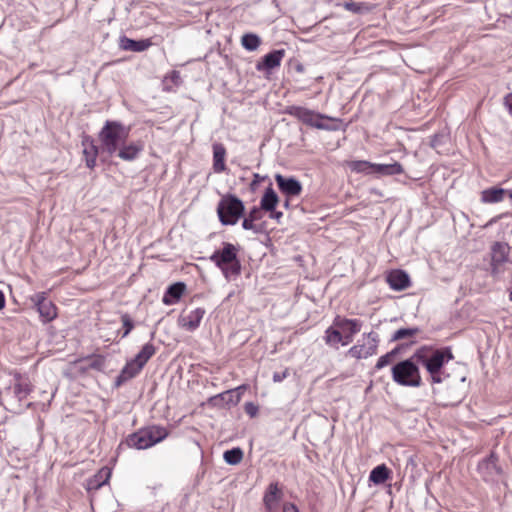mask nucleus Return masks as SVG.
Wrapping results in <instances>:
<instances>
[{
    "mask_svg": "<svg viewBox=\"0 0 512 512\" xmlns=\"http://www.w3.org/2000/svg\"><path fill=\"white\" fill-rule=\"evenodd\" d=\"M414 359L426 369L432 384H440L449 378L444 366L454 359V355L450 347L435 348L424 345L415 351Z\"/></svg>",
    "mask_w": 512,
    "mask_h": 512,
    "instance_id": "f257e3e1",
    "label": "nucleus"
},
{
    "mask_svg": "<svg viewBox=\"0 0 512 512\" xmlns=\"http://www.w3.org/2000/svg\"><path fill=\"white\" fill-rule=\"evenodd\" d=\"M239 247L223 242L222 248L215 250L210 261L218 267L226 279L235 278L241 274V262L238 258Z\"/></svg>",
    "mask_w": 512,
    "mask_h": 512,
    "instance_id": "f03ea898",
    "label": "nucleus"
},
{
    "mask_svg": "<svg viewBox=\"0 0 512 512\" xmlns=\"http://www.w3.org/2000/svg\"><path fill=\"white\" fill-rule=\"evenodd\" d=\"M130 128L119 121L107 120L99 132L102 152L114 155L121 145L126 143Z\"/></svg>",
    "mask_w": 512,
    "mask_h": 512,
    "instance_id": "7ed1b4c3",
    "label": "nucleus"
},
{
    "mask_svg": "<svg viewBox=\"0 0 512 512\" xmlns=\"http://www.w3.org/2000/svg\"><path fill=\"white\" fill-rule=\"evenodd\" d=\"M168 435L169 432L165 427L151 425L128 435L126 444L128 447L138 450L148 449L163 441Z\"/></svg>",
    "mask_w": 512,
    "mask_h": 512,
    "instance_id": "20e7f679",
    "label": "nucleus"
},
{
    "mask_svg": "<svg viewBox=\"0 0 512 512\" xmlns=\"http://www.w3.org/2000/svg\"><path fill=\"white\" fill-rule=\"evenodd\" d=\"M418 364L413 354L410 358L393 365L391 369L393 381L401 386L420 387L422 378Z\"/></svg>",
    "mask_w": 512,
    "mask_h": 512,
    "instance_id": "39448f33",
    "label": "nucleus"
},
{
    "mask_svg": "<svg viewBox=\"0 0 512 512\" xmlns=\"http://www.w3.org/2000/svg\"><path fill=\"white\" fill-rule=\"evenodd\" d=\"M243 201L234 194L223 195L217 206V214L222 225H235L244 216Z\"/></svg>",
    "mask_w": 512,
    "mask_h": 512,
    "instance_id": "423d86ee",
    "label": "nucleus"
},
{
    "mask_svg": "<svg viewBox=\"0 0 512 512\" xmlns=\"http://www.w3.org/2000/svg\"><path fill=\"white\" fill-rule=\"evenodd\" d=\"M379 336L375 332H369L363 335V342L352 346L348 350V355L355 359H366L377 354Z\"/></svg>",
    "mask_w": 512,
    "mask_h": 512,
    "instance_id": "0eeeda50",
    "label": "nucleus"
},
{
    "mask_svg": "<svg viewBox=\"0 0 512 512\" xmlns=\"http://www.w3.org/2000/svg\"><path fill=\"white\" fill-rule=\"evenodd\" d=\"M288 113L308 126L323 130L328 129V126L321 121L327 118L322 114L315 113L312 110L300 106L289 107Z\"/></svg>",
    "mask_w": 512,
    "mask_h": 512,
    "instance_id": "6e6552de",
    "label": "nucleus"
},
{
    "mask_svg": "<svg viewBox=\"0 0 512 512\" xmlns=\"http://www.w3.org/2000/svg\"><path fill=\"white\" fill-rule=\"evenodd\" d=\"M333 325L343 332H346L343 335L344 344L348 345L353 341V336L361 330L362 322L359 319H348L336 316L333 320Z\"/></svg>",
    "mask_w": 512,
    "mask_h": 512,
    "instance_id": "1a4fd4ad",
    "label": "nucleus"
},
{
    "mask_svg": "<svg viewBox=\"0 0 512 512\" xmlns=\"http://www.w3.org/2000/svg\"><path fill=\"white\" fill-rule=\"evenodd\" d=\"M246 389V385H241L235 389H230L209 398L208 403L212 406L223 408L225 405H237L241 400L239 390Z\"/></svg>",
    "mask_w": 512,
    "mask_h": 512,
    "instance_id": "9d476101",
    "label": "nucleus"
},
{
    "mask_svg": "<svg viewBox=\"0 0 512 512\" xmlns=\"http://www.w3.org/2000/svg\"><path fill=\"white\" fill-rule=\"evenodd\" d=\"M477 469L485 481H493L502 473V469L498 465V457L493 452L479 462Z\"/></svg>",
    "mask_w": 512,
    "mask_h": 512,
    "instance_id": "9b49d317",
    "label": "nucleus"
},
{
    "mask_svg": "<svg viewBox=\"0 0 512 512\" xmlns=\"http://www.w3.org/2000/svg\"><path fill=\"white\" fill-rule=\"evenodd\" d=\"M32 300L34 301L37 311L44 322L52 321L56 317V307L46 298L44 292L36 294Z\"/></svg>",
    "mask_w": 512,
    "mask_h": 512,
    "instance_id": "f8f14e48",
    "label": "nucleus"
},
{
    "mask_svg": "<svg viewBox=\"0 0 512 512\" xmlns=\"http://www.w3.org/2000/svg\"><path fill=\"white\" fill-rule=\"evenodd\" d=\"M275 181L279 190L288 198L298 196L302 192V184L295 177H285L281 174H276Z\"/></svg>",
    "mask_w": 512,
    "mask_h": 512,
    "instance_id": "ddd939ff",
    "label": "nucleus"
},
{
    "mask_svg": "<svg viewBox=\"0 0 512 512\" xmlns=\"http://www.w3.org/2000/svg\"><path fill=\"white\" fill-rule=\"evenodd\" d=\"M205 314L204 308H196L189 312H184L179 317V324L188 331H194L199 327Z\"/></svg>",
    "mask_w": 512,
    "mask_h": 512,
    "instance_id": "4468645a",
    "label": "nucleus"
},
{
    "mask_svg": "<svg viewBox=\"0 0 512 512\" xmlns=\"http://www.w3.org/2000/svg\"><path fill=\"white\" fill-rule=\"evenodd\" d=\"M285 56V50H273L262 57L261 61L256 64L257 71H270L276 67H279L283 57Z\"/></svg>",
    "mask_w": 512,
    "mask_h": 512,
    "instance_id": "2eb2a0df",
    "label": "nucleus"
},
{
    "mask_svg": "<svg viewBox=\"0 0 512 512\" xmlns=\"http://www.w3.org/2000/svg\"><path fill=\"white\" fill-rule=\"evenodd\" d=\"M144 145L141 141L123 144L118 149L117 156L124 161H133L143 151Z\"/></svg>",
    "mask_w": 512,
    "mask_h": 512,
    "instance_id": "dca6fc26",
    "label": "nucleus"
},
{
    "mask_svg": "<svg viewBox=\"0 0 512 512\" xmlns=\"http://www.w3.org/2000/svg\"><path fill=\"white\" fill-rule=\"evenodd\" d=\"M142 369L143 367L140 366L137 362H134V359L130 360L126 363L120 374L116 377L115 386L119 387L125 382L133 379L141 372Z\"/></svg>",
    "mask_w": 512,
    "mask_h": 512,
    "instance_id": "f3484780",
    "label": "nucleus"
},
{
    "mask_svg": "<svg viewBox=\"0 0 512 512\" xmlns=\"http://www.w3.org/2000/svg\"><path fill=\"white\" fill-rule=\"evenodd\" d=\"M282 496L283 492L279 488L277 482L269 484L263 497V502L266 509L268 511L274 510L278 502L281 500Z\"/></svg>",
    "mask_w": 512,
    "mask_h": 512,
    "instance_id": "a211bd4d",
    "label": "nucleus"
},
{
    "mask_svg": "<svg viewBox=\"0 0 512 512\" xmlns=\"http://www.w3.org/2000/svg\"><path fill=\"white\" fill-rule=\"evenodd\" d=\"M387 282L396 291L404 290L410 286L409 276L402 270L392 271L387 277Z\"/></svg>",
    "mask_w": 512,
    "mask_h": 512,
    "instance_id": "6ab92c4d",
    "label": "nucleus"
},
{
    "mask_svg": "<svg viewBox=\"0 0 512 512\" xmlns=\"http://www.w3.org/2000/svg\"><path fill=\"white\" fill-rule=\"evenodd\" d=\"M150 39L133 40L126 36L120 38V48L126 51L142 52L151 46Z\"/></svg>",
    "mask_w": 512,
    "mask_h": 512,
    "instance_id": "aec40b11",
    "label": "nucleus"
},
{
    "mask_svg": "<svg viewBox=\"0 0 512 512\" xmlns=\"http://www.w3.org/2000/svg\"><path fill=\"white\" fill-rule=\"evenodd\" d=\"M185 289L186 285L183 282H176L170 285L163 296V303L166 305L177 303L185 292Z\"/></svg>",
    "mask_w": 512,
    "mask_h": 512,
    "instance_id": "412c9836",
    "label": "nucleus"
},
{
    "mask_svg": "<svg viewBox=\"0 0 512 512\" xmlns=\"http://www.w3.org/2000/svg\"><path fill=\"white\" fill-rule=\"evenodd\" d=\"M262 218V211L258 207H253L247 216L244 217L242 221V227L244 230H251L254 233H260L262 231L261 226L255 224L254 222L260 220Z\"/></svg>",
    "mask_w": 512,
    "mask_h": 512,
    "instance_id": "4be33fe9",
    "label": "nucleus"
},
{
    "mask_svg": "<svg viewBox=\"0 0 512 512\" xmlns=\"http://www.w3.org/2000/svg\"><path fill=\"white\" fill-rule=\"evenodd\" d=\"M226 149L221 143L213 144V169L216 173L226 170L225 165Z\"/></svg>",
    "mask_w": 512,
    "mask_h": 512,
    "instance_id": "5701e85b",
    "label": "nucleus"
},
{
    "mask_svg": "<svg viewBox=\"0 0 512 512\" xmlns=\"http://www.w3.org/2000/svg\"><path fill=\"white\" fill-rule=\"evenodd\" d=\"M404 172L403 166L399 162H393L390 164H375L372 166V173H376L383 176H393L402 174Z\"/></svg>",
    "mask_w": 512,
    "mask_h": 512,
    "instance_id": "b1692460",
    "label": "nucleus"
},
{
    "mask_svg": "<svg viewBox=\"0 0 512 512\" xmlns=\"http://www.w3.org/2000/svg\"><path fill=\"white\" fill-rule=\"evenodd\" d=\"M279 202L278 196L276 192L273 190L271 186H269L260 201V210H264L267 212H272L275 210L277 204Z\"/></svg>",
    "mask_w": 512,
    "mask_h": 512,
    "instance_id": "393cba45",
    "label": "nucleus"
},
{
    "mask_svg": "<svg viewBox=\"0 0 512 512\" xmlns=\"http://www.w3.org/2000/svg\"><path fill=\"white\" fill-rule=\"evenodd\" d=\"M507 191L499 187H491L481 192V201L483 203H498L504 199Z\"/></svg>",
    "mask_w": 512,
    "mask_h": 512,
    "instance_id": "a878e982",
    "label": "nucleus"
},
{
    "mask_svg": "<svg viewBox=\"0 0 512 512\" xmlns=\"http://www.w3.org/2000/svg\"><path fill=\"white\" fill-rule=\"evenodd\" d=\"M390 475V469L385 464H381L372 469L369 475V481L380 485L385 483L390 478Z\"/></svg>",
    "mask_w": 512,
    "mask_h": 512,
    "instance_id": "bb28decb",
    "label": "nucleus"
},
{
    "mask_svg": "<svg viewBox=\"0 0 512 512\" xmlns=\"http://www.w3.org/2000/svg\"><path fill=\"white\" fill-rule=\"evenodd\" d=\"M341 329L335 327L334 325L328 327L325 331L324 340L325 343L329 346L336 347L338 344H344V337L342 333L340 332Z\"/></svg>",
    "mask_w": 512,
    "mask_h": 512,
    "instance_id": "cd10ccee",
    "label": "nucleus"
},
{
    "mask_svg": "<svg viewBox=\"0 0 512 512\" xmlns=\"http://www.w3.org/2000/svg\"><path fill=\"white\" fill-rule=\"evenodd\" d=\"M32 391L31 385L27 379L19 378L13 386V393L18 401H23Z\"/></svg>",
    "mask_w": 512,
    "mask_h": 512,
    "instance_id": "c85d7f7f",
    "label": "nucleus"
},
{
    "mask_svg": "<svg viewBox=\"0 0 512 512\" xmlns=\"http://www.w3.org/2000/svg\"><path fill=\"white\" fill-rule=\"evenodd\" d=\"M155 352V346L152 343H146L140 352L133 358L134 362H137L140 366L144 367Z\"/></svg>",
    "mask_w": 512,
    "mask_h": 512,
    "instance_id": "c756f323",
    "label": "nucleus"
},
{
    "mask_svg": "<svg viewBox=\"0 0 512 512\" xmlns=\"http://www.w3.org/2000/svg\"><path fill=\"white\" fill-rule=\"evenodd\" d=\"M507 260L506 245L495 242L492 246V265H499Z\"/></svg>",
    "mask_w": 512,
    "mask_h": 512,
    "instance_id": "7c9ffc66",
    "label": "nucleus"
},
{
    "mask_svg": "<svg viewBox=\"0 0 512 512\" xmlns=\"http://www.w3.org/2000/svg\"><path fill=\"white\" fill-rule=\"evenodd\" d=\"M110 470L107 468L101 469L95 476L94 479L89 481L88 489H99L101 486L107 483L110 478Z\"/></svg>",
    "mask_w": 512,
    "mask_h": 512,
    "instance_id": "2f4dec72",
    "label": "nucleus"
},
{
    "mask_svg": "<svg viewBox=\"0 0 512 512\" xmlns=\"http://www.w3.org/2000/svg\"><path fill=\"white\" fill-rule=\"evenodd\" d=\"M242 46L248 51H255L261 44V39L257 34L246 33L241 38Z\"/></svg>",
    "mask_w": 512,
    "mask_h": 512,
    "instance_id": "473e14b6",
    "label": "nucleus"
},
{
    "mask_svg": "<svg viewBox=\"0 0 512 512\" xmlns=\"http://www.w3.org/2000/svg\"><path fill=\"white\" fill-rule=\"evenodd\" d=\"M98 153L99 148L96 145H94L93 142L85 146L83 154L85 156L86 166L88 168L92 169L95 167Z\"/></svg>",
    "mask_w": 512,
    "mask_h": 512,
    "instance_id": "72a5a7b5",
    "label": "nucleus"
},
{
    "mask_svg": "<svg viewBox=\"0 0 512 512\" xmlns=\"http://www.w3.org/2000/svg\"><path fill=\"white\" fill-rule=\"evenodd\" d=\"M225 462L229 465H237L243 459V451L240 447H234L223 454Z\"/></svg>",
    "mask_w": 512,
    "mask_h": 512,
    "instance_id": "f704fd0d",
    "label": "nucleus"
},
{
    "mask_svg": "<svg viewBox=\"0 0 512 512\" xmlns=\"http://www.w3.org/2000/svg\"><path fill=\"white\" fill-rule=\"evenodd\" d=\"M419 333L418 328H401L394 332L391 341H400L402 339L414 337Z\"/></svg>",
    "mask_w": 512,
    "mask_h": 512,
    "instance_id": "c9c22d12",
    "label": "nucleus"
},
{
    "mask_svg": "<svg viewBox=\"0 0 512 512\" xmlns=\"http://www.w3.org/2000/svg\"><path fill=\"white\" fill-rule=\"evenodd\" d=\"M344 8L354 14H363L364 12H367L369 9L364 3L360 2H345L343 4Z\"/></svg>",
    "mask_w": 512,
    "mask_h": 512,
    "instance_id": "e433bc0d",
    "label": "nucleus"
},
{
    "mask_svg": "<svg viewBox=\"0 0 512 512\" xmlns=\"http://www.w3.org/2000/svg\"><path fill=\"white\" fill-rule=\"evenodd\" d=\"M121 321L123 324L124 332L122 334V337H126L134 328V322L129 314L124 313L121 315Z\"/></svg>",
    "mask_w": 512,
    "mask_h": 512,
    "instance_id": "4c0bfd02",
    "label": "nucleus"
},
{
    "mask_svg": "<svg viewBox=\"0 0 512 512\" xmlns=\"http://www.w3.org/2000/svg\"><path fill=\"white\" fill-rule=\"evenodd\" d=\"M372 166L373 163H370L368 161H356L353 162L352 169L357 172L372 173Z\"/></svg>",
    "mask_w": 512,
    "mask_h": 512,
    "instance_id": "58836bf2",
    "label": "nucleus"
},
{
    "mask_svg": "<svg viewBox=\"0 0 512 512\" xmlns=\"http://www.w3.org/2000/svg\"><path fill=\"white\" fill-rule=\"evenodd\" d=\"M105 366V357L102 355H96L91 359L89 367L98 371H102Z\"/></svg>",
    "mask_w": 512,
    "mask_h": 512,
    "instance_id": "ea45409f",
    "label": "nucleus"
},
{
    "mask_svg": "<svg viewBox=\"0 0 512 512\" xmlns=\"http://www.w3.org/2000/svg\"><path fill=\"white\" fill-rule=\"evenodd\" d=\"M244 411L247 415H249L251 418H254L258 415L259 407L253 402H247L244 405Z\"/></svg>",
    "mask_w": 512,
    "mask_h": 512,
    "instance_id": "a19ab883",
    "label": "nucleus"
},
{
    "mask_svg": "<svg viewBox=\"0 0 512 512\" xmlns=\"http://www.w3.org/2000/svg\"><path fill=\"white\" fill-rule=\"evenodd\" d=\"M393 359L394 358H392V356L388 352L378 359V361L375 365V368L380 370V369L384 368L385 366L389 365L393 361Z\"/></svg>",
    "mask_w": 512,
    "mask_h": 512,
    "instance_id": "79ce46f5",
    "label": "nucleus"
},
{
    "mask_svg": "<svg viewBox=\"0 0 512 512\" xmlns=\"http://www.w3.org/2000/svg\"><path fill=\"white\" fill-rule=\"evenodd\" d=\"M288 376V370H284L282 372H275L273 374V381L274 382H281Z\"/></svg>",
    "mask_w": 512,
    "mask_h": 512,
    "instance_id": "37998d69",
    "label": "nucleus"
},
{
    "mask_svg": "<svg viewBox=\"0 0 512 512\" xmlns=\"http://www.w3.org/2000/svg\"><path fill=\"white\" fill-rule=\"evenodd\" d=\"M503 104L512 115V93H509L504 97Z\"/></svg>",
    "mask_w": 512,
    "mask_h": 512,
    "instance_id": "c03bdc74",
    "label": "nucleus"
},
{
    "mask_svg": "<svg viewBox=\"0 0 512 512\" xmlns=\"http://www.w3.org/2000/svg\"><path fill=\"white\" fill-rule=\"evenodd\" d=\"M283 512H298V508L293 503H285L283 506Z\"/></svg>",
    "mask_w": 512,
    "mask_h": 512,
    "instance_id": "a18cd8bd",
    "label": "nucleus"
},
{
    "mask_svg": "<svg viewBox=\"0 0 512 512\" xmlns=\"http://www.w3.org/2000/svg\"><path fill=\"white\" fill-rule=\"evenodd\" d=\"M403 349V345H398L396 346L394 349H392L389 354L392 356V358H395V356L397 354H399L401 352V350Z\"/></svg>",
    "mask_w": 512,
    "mask_h": 512,
    "instance_id": "49530a36",
    "label": "nucleus"
},
{
    "mask_svg": "<svg viewBox=\"0 0 512 512\" xmlns=\"http://www.w3.org/2000/svg\"><path fill=\"white\" fill-rule=\"evenodd\" d=\"M283 216L282 212L273 210L270 212V218L276 219L279 221V219Z\"/></svg>",
    "mask_w": 512,
    "mask_h": 512,
    "instance_id": "de8ad7c7",
    "label": "nucleus"
},
{
    "mask_svg": "<svg viewBox=\"0 0 512 512\" xmlns=\"http://www.w3.org/2000/svg\"><path fill=\"white\" fill-rule=\"evenodd\" d=\"M5 306V296L4 293L0 290V310Z\"/></svg>",
    "mask_w": 512,
    "mask_h": 512,
    "instance_id": "09e8293b",
    "label": "nucleus"
},
{
    "mask_svg": "<svg viewBox=\"0 0 512 512\" xmlns=\"http://www.w3.org/2000/svg\"><path fill=\"white\" fill-rule=\"evenodd\" d=\"M260 180L259 174H254L253 184L257 183Z\"/></svg>",
    "mask_w": 512,
    "mask_h": 512,
    "instance_id": "8fccbe9b",
    "label": "nucleus"
},
{
    "mask_svg": "<svg viewBox=\"0 0 512 512\" xmlns=\"http://www.w3.org/2000/svg\"><path fill=\"white\" fill-rule=\"evenodd\" d=\"M284 206H285L286 208H288V207H289V199H286V201H285V203H284Z\"/></svg>",
    "mask_w": 512,
    "mask_h": 512,
    "instance_id": "3c124183",
    "label": "nucleus"
},
{
    "mask_svg": "<svg viewBox=\"0 0 512 512\" xmlns=\"http://www.w3.org/2000/svg\"><path fill=\"white\" fill-rule=\"evenodd\" d=\"M509 198L512 200V189L510 191H507Z\"/></svg>",
    "mask_w": 512,
    "mask_h": 512,
    "instance_id": "603ef678",
    "label": "nucleus"
},
{
    "mask_svg": "<svg viewBox=\"0 0 512 512\" xmlns=\"http://www.w3.org/2000/svg\"><path fill=\"white\" fill-rule=\"evenodd\" d=\"M246 389H242V390H239V393L242 395L243 391H245Z\"/></svg>",
    "mask_w": 512,
    "mask_h": 512,
    "instance_id": "864d4df0",
    "label": "nucleus"
},
{
    "mask_svg": "<svg viewBox=\"0 0 512 512\" xmlns=\"http://www.w3.org/2000/svg\"><path fill=\"white\" fill-rule=\"evenodd\" d=\"M510 300L512 301V291L510 292Z\"/></svg>",
    "mask_w": 512,
    "mask_h": 512,
    "instance_id": "5fc2aeb1",
    "label": "nucleus"
}]
</instances>
